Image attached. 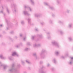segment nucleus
<instances>
[{
  "mask_svg": "<svg viewBox=\"0 0 73 73\" xmlns=\"http://www.w3.org/2000/svg\"><path fill=\"white\" fill-rule=\"evenodd\" d=\"M16 54V52H14V53H13V54L12 55L13 56H14V55Z\"/></svg>",
  "mask_w": 73,
  "mask_h": 73,
  "instance_id": "f257e3e1",
  "label": "nucleus"
}]
</instances>
